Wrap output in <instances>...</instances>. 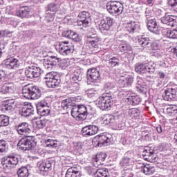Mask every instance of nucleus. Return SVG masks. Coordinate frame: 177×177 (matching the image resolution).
Returning a JSON list of instances; mask_svg holds the SVG:
<instances>
[{
    "label": "nucleus",
    "mask_w": 177,
    "mask_h": 177,
    "mask_svg": "<svg viewBox=\"0 0 177 177\" xmlns=\"http://www.w3.org/2000/svg\"><path fill=\"white\" fill-rule=\"evenodd\" d=\"M82 97L81 96L67 98L61 102V107L63 110L67 111L71 110V115L75 120H86L88 114H91V106H85V105H77L73 102H81Z\"/></svg>",
    "instance_id": "1"
},
{
    "label": "nucleus",
    "mask_w": 177,
    "mask_h": 177,
    "mask_svg": "<svg viewBox=\"0 0 177 177\" xmlns=\"http://www.w3.org/2000/svg\"><path fill=\"white\" fill-rule=\"evenodd\" d=\"M22 93L24 95V97L26 99H29L32 100H35L37 99H39L42 93L39 87L37 86H31L27 85L25 86L22 89Z\"/></svg>",
    "instance_id": "2"
},
{
    "label": "nucleus",
    "mask_w": 177,
    "mask_h": 177,
    "mask_svg": "<svg viewBox=\"0 0 177 177\" xmlns=\"http://www.w3.org/2000/svg\"><path fill=\"white\" fill-rule=\"evenodd\" d=\"M37 138L31 136H24L18 142L17 146L20 150L26 151L32 150L37 146Z\"/></svg>",
    "instance_id": "3"
},
{
    "label": "nucleus",
    "mask_w": 177,
    "mask_h": 177,
    "mask_svg": "<svg viewBox=\"0 0 177 177\" xmlns=\"http://www.w3.org/2000/svg\"><path fill=\"white\" fill-rule=\"evenodd\" d=\"M114 104V100L110 93L104 94L97 101V105L100 110H109Z\"/></svg>",
    "instance_id": "4"
},
{
    "label": "nucleus",
    "mask_w": 177,
    "mask_h": 177,
    "mask_svg": "<svg viewBox=\"0 0 177 177\" xmlns=\"http://www.w3.org/2000/svg\"><path fill=\"white\" fill-rule=\"evenodd\" d=\"M138 42L142 48H150L152 50H159L160 48H161L159 41L155 40L152 41L149 37L138 38Z\"/></svg>",
    "instance_id": "5"
},
{
    "label": "nucleus",
    "mask_w": 177,
    "mask_h": 177,
    "mask_svg": "<svg viewBox=\"0 0 177 177\" xmlns=\"http://www.w3.org/2000/svg\"><path fill=\"white\" fill-rule=\"evenodd\" d=\"M106 9L111 15H121L124 11V5L118 1H111L107 3Z\"/></svg>",
    "instance_id": "6"
},
{
    "label": "nucleus",
    "mask_w": 177,
    "mask_h": 177,
    "mask_svg": "<svg viewBox=\"0 0 177 177\" xmlns=\"http://www.w3.org/2000/svg\"><path fill=\"white\" fill-rule=\"evenodd\" d=\"M19 164V158L13 155H9L1 158V165L4 169H12L16 168V165Z\"/></svg>",
    "instance_id": "7"
},
{
    "label": "nucleus",
    "mask_w": 177,
    "mask_h": 177,
    "mask_svg": "<svg viewBox=\"0 0 177 177\" xmlns=\"http://www.w3.org/2000/svg\"><path fill=\"white\" fill-rule=\"evenodd\" d=\"M44 80H46L45 82L48 88H57L60 84V77L53 72L47 73L44 77Z\"/></svg>",
    "instance_id": "8"
},
{
    "label": "nucleus",
    "mask_w": 177,
    "mask_h": 177,
    "mask_svg": "<svg viewBox=\"0 0 177 177\" xmlns=\"http://www.w3.org/2000/svg\"><path fill=\"white\" fill-rule=\"evenodd\" d=\"M91 16H89V12L86 11H83L79 13L77 19V24L79 26L82 27H89L91 26Z\"/></svg>",
    "instance_id": "9"
},
{
    "label": "nucleus",
    "mask_w": 177,
    "mask_h": 177,
    "mask_svg": "<svg viewBox=\"0 0 177 177\" xmlns=\"http://www.w3.org/2000/svg\"><path fill=\"white\" fill-rule=\"evenodd\" d=\"M59 50L62 56H68L74 52V46L68 41H64L59 43Z\"/></svg>",
    "instance_id": "10"
},
{
    "label": "nucleus",
    "mask_w": 177,
    "mask_h": 177,
    "mask_svg": "<svg viewBox=\"0 0 177 177\" xmlns=\"http://www.w3.org/2000/svg\"><path fill=\"white\" fill-rule=\"evenodd\" d=\"M41 73H42V71L38 66H30L25 68V75L30 80L38 78L41 75Z\"/></svg>",
    "instance_id": "11"
},
{
    "label": "nucleus",
    "mask_w": 177,
    "mask_h": 177,
    "mask_svg": "<svg viewBox=\"0 0 177 177\" xmlns=\"http://www.w3.org/2000/svg\"><path fill=\"white\" fill-rule=\"evenodd\" d=\"M163 99L167 102H175V100H177V88L175 86L167 88L165 91Z\"/></svg>",
    "instance_id": "12"
},
{
    "label": "nucleus",
    "mask_w": 177,
    "mask_h": 177,
    "mask_svg": "<svg viewBox=\"0 0 177 177\" xmlns=\"http://www.w3.org/2000/svg\"><path fill=\"white\" fill-rule=\"evenodd\" d=\"M59 59L55 56L48 57L45 58L43 61L44 66L46 70L50 71L57 66Z\"/></svg>",
    "instance_id": "13"
},
{
    "label": "nucleus",
    "mask_w": 177,
    "mask_h": 177,
    "mask_svg": "<svg viewBox=\"0 0 177 177\" xmlns=\"http://www.w3.org/2000/svg\"><path fill=\"white\" fill-rule=\"evenodd\" d=\"M87 80L89 82L95 84L100 80V72L97 68H93L87 71Z\"/></svg>",
    "instance_id": "14"
},
{
    "label": "nucleus",
    "mask_w": 177,
    "mask_h": 177,
    "mask_svg": "<svg viewBox=\"0 0 177 177\" xmlns=\"http://www.w3.org/2000/svg\"><path fill=\"white\" fill-rule=\"evenodd\" d=\"M161 23L169 26V27H176L177 26V17L174 15H169L166 14L165 16L162 17Z\"/></svg>",
    "instance_id": "15"
},
{
    "label": "nucleus",
    "mask_w": 177,
    "mask_h": 177,
    "mask_svg": "<svg viewBox=\"0 0 177 177\" xmlns=\"http://www.w3.org/2000/svg\"><path fill=\"white\" fill-rule=\"evenodd\" d=\"M93 142L97 144V146L102 147L103 146H109L111 140L107 136H97L93 139Z\"/></svg>",
    "instance_id": "16"
},
{
    "label": "nucleus",
    "mask_w": 177,
    "mask_h": 177,
    "mask_svg": "<svg viewBox=\"0 0 177 177\" xmlns=\"http://www.w3.org/2000/svg\"><path fill=\"white\" fill-rule=\"evenodd\" d=\"M113 24H114V19L111 17H106L101 20L99 24V28L102 32L109 31Z\"/></svg>",
    "instance_id": "17"
},
{
    "label": "nucleus",
    "mask_w": 177,
    "mask_h": 177,
    "mask_svg": "<svg viewBox=\"0 0 177 177\" xmlns=\"http://www.w3.org/2000/svg\"><path fill=\"white\" fill-rule=\"evenodd\" d=\"M99 132V127L95 125H88L82 129L83 136H93Z\"/></svg>",
    "instance_id": "18"
},
{
    "label": "nucleus",
    "mask_w": 177,
    "mask_h": 177,
    "mask_svg": "<svg viewBox=\"0 0 177 177\" xmlns=\"http://www.w3.org/2000/svg\"><path fill=\"white\" fill-rule=\"evenodd\" d=\"M16 130L19 135H24V136L31 133V129H30V125L27 122L19 124L16 127Z\"/></svg>",
    "instance_id": "19"
},
{
    "label": "nucleus",
    "mask_w": 177,
    "mask_h": 177,
    "mask_svg": "<svg viewBox=\"0 0 177 177\" xmlns=\"http://www.w3.org/2000/svg\"><path fill=\"white\" fill-rule=\"evenodd\" d=\"M142 156L144 160H146L147 161L156 160V158H157V154L154 152V149L151 148L144 149Z\"/></svg>",
    "instance_id": "20"
},
{
    "label": "nucleus",
    "mask_w": 177,
    "mask_h": 177,
    "mask_svg": "<svg viewBox=\"0 0 177 177\" xmlns=\"http://www.w3.org/2000/svg\"><path fill=\"white\" fill-rule=\"evenodd\" d=\"M14 89H15V84L12 82H6L3 85H0V93L1 95L12 93Z\"/></svg>",
    "instance_id": "21"
},
{
    "label": "nucleus",
    "mask_w": 177,
    "mask_h": 177,
    "mask_svg": "<svg viewBox=\"0 0 177 177\" xmlns=\"http://www.w3.org/2000/svg\"><path fill=\"white\" fill-rule=\"evenodd\" d=\"M16 107V102L15 100H10L2 104L1 110L6 113H12Z\"/></svg>",
    "instance_id": "22"
},
{
    "label": "nucleus",
    "mask_w": 177,
    "mask_h": 177,
    "mask_svg": "<svg viewBox=\"0 0 177 177\" xmlns=\"http://www.w3.org/2000/svg\"><path fill=\"white\" fill-rule=\"evenodd\" d=\"M17 16L21 17L22 19L31 17V16H32V10L28 7H24L17 11Z\"/></svg>",
    "instance_id": "23"
},
{
    "label": "nucleus",
    "mask_w": 177,
    "mask_h": 177,
    "mask_svg": "<svg viewBox=\"0 0 177 177\" xmlns=\"http://www.w3.org/2000/svg\"><path fill=\"white\" fill-rule=\"evenodd\" d=\"M6 67L9 70H16V68H19V67H20L19 59L13 57L8 59L6 62Z\"/></svg>",
    "instance_id": "24"
},
{
    "label": "nucleus",
    "mask_w": 177,
    "mask_h": 177,
    "mask_svg": "<svg viewBox=\"0 0 177 177\" xmlns=\"http://www.w3.org/2000/svg\"><path fill=\"white\" fill-rule=\"evenodd\" d=\"M120 84L123 86V88H132V84H133V76H125L123 79L120 80Z\"/></svg>",
    "instance_id": "25"
},
{
    "label": "nucleus",
    "mask_w": 177,
    "mask_h": 177,
    "mask_svg": "<svg viewBox=\"0 0 177 177\" xmlns=\"http://www.w3.org/2000/svg\"><path fill=\"white\" fill-rule=\"evenodd\" d=\"M107 155L105 153H99L93 158V165L95 167H99V165H103L104 160H106Z\"/></svg>",
    "instance_id": "26"
},
{
    "label": "nucleus",
    "mask_w": 177,
    "mask_h": 177,
    "mask_svg": "<svg viewBox=\"0 0 177 177\" xmlns=\"http://www.w3.org/2000/svg\"><path fill=\"white\" fill-rule=\"evenodd\" d=\"M82 174L77 167H70L67 169L65 177H81Z\"/></svg>",
    "instance_id": "27"
},
{
    "label": "nucleus",
    "mask_w": 177,
    "mask_h": 177,
    "mask_svg": "<svg viewBox=\"0 0 177 177\" xmlns=\"http://www.w3.org/2000/svg\"><path fill=\"white\" fill-rule=\"evenodd\" d=\"M131 153L128 151L127 152L123 158L121 159L120 165L122 167H128L131 165V162H132L131 159Z\"/></svg>",
    "instance_id": "28"
},
{
    "label": "nucleus",
    "mask_w": 177,
    "mask_h": 177,
    "mask_svg": "<svg viewBox=\"0 0 177 177\" xmlns=\"http://www.w3.org/2000/svg\"><path fill=\"white\" fill-rule=\"evenodd\" d=\"M147 28L151 32L157 33L158 31V25L155 19H149L147 23Z\"/></svg>",
    "instance_id": "29"
},
{
    "label": "nucleus",
    "mask_w": 177,
    "mask_h": 177,
    "mask_svg": "<svg viewBox=\"0 0 177 177\" xmlns=\"http://www.w3.org/2000/svg\"><path fill=\"white\" fill-rule=\"evenodd\" d=\"M88 44L93 48H97L99 46V37L97 35L93 34L88 37Z\"/></svg>",
    "instance_id": "30"
},
{
    "label": "nucleus",
    "mask_w": 177,
    "mask_h": 177,
    "mask_svg": "<svg viewBox=\"0 0 177 177\" xmlns=\"http://www.w3.org/2000/svg\"><path fill=\"white\" fill-rule=\"evenodd\" d=\"M127 103L128 104H131V106H136L142 102V99H140L138 95L135 94H131L127 97Z\"/></svg>",
    "instance_id": "31"
},
{
    "label": "nucleus",
    "mask_w": 177,
    "mask_h": 177,
    "mask_svg": "<svg viewBox=\"0 0 177 177\" xmlns=\"http://www.w3.org/2000/svg\"><path fill=\"white\" fill-rule=\"evenodd\" d=\"M139 29V24H136V22L131 21L128 23L126 26V30L129 32V34H135L136 31Z\"/></svg>",
    "instance_id": "32"
},
{
    "label": "nucleus",
    "mask_w": 177,
    "mask_h": 177,
    "mask_svg": "<svg viewBox=\"0 0 177 177\" xmlns=\"http://www.w3.org/2000/svg\"><path fill=\"white\" fill-rule=\"evenodd\" d=\"M31 114H34V107L31 106V104L28 106L22 108L21 115L22 117H30Z\"/></svg>",
    "instance_id": "33"
},
{
    "label": "nucleus",
    "mask_w": 177,
    "mask_h": 177,
    "mask_svg": "<svg viewBox=\"0 0 177 177\" xmlns=\"http://www.w3.org/2000/svg\"><path fill=\"white\" fill-rule=\"evenodd\" d=\"M94 177H110V173H109V169L102 168L98 169L94 174Z\"/></svg>",
    "instance_id": "34"
},
{
    "label": "nucleus",
    "mask_w": 177,
    "mask_h": 177,
    "mask_svg": "<svg viewBox=\"0 0 177 177\" xmlns=\"http://www.w3.org/2000/svg\"><path fill=\"white\" fill-rule=\"evenodd\" d=\"M141 172H143L145 175H153L156 172V169H154V167L147 165L141 167Z\"/></svg>",
    "instance_id": "35"
},
{
    "label": "nucleus",
    "mask_w": 177,
    "mask_h": 177,
    "mask_svg": "<svg viewBox=\"0 0 177 177\" xmlns=\"http://www.w3.org/2000/svg\"><path fill=\"white\" fill-rule=\"evenodd\" d=\"M39 169L43 172H49L52 169V164L49 162H43L39 165Z\"/></svg>",
    "instance_id": "36"
},
{
    "label": "nucleus",
    "mask_w": 177,
    "mask_h": 177,
    "mask_svg": "<svg viewBox=\"0 0 177 177\" xmlns=\"http://www.w3.org/2000/svg\"><path fill=\"white\" fill-rule=\"evenodd\" d=\"M156 67H157V65L153 62H149L147 63V73H149V74H154V73L156 72Z\"/></svg>",
    "instance_id": "37"
},
{
    "label": "nucleus",
    "mask_w": 177,
    "mask_h": 177,
    "mask_svg": "<svg viewBox=\"0 0 177 177\" xmlns=\"http://www.w3.org/2000/svg\"><path fill=\"white\" fill-rule=\"evenodd\" d=\"M17 174L18 177H28V175H30L28 169L26 167H22L18 169Z\"/></svg>",
    "instance_id": "38"
},
{
    "label": "nucleus",
    "mask_w": 177,
    "mask_h": 177,
    "mask_svg": "<svg viewBox=\"0 0 177 177\" xmlns=\"http://www.w3.org/2000/svg\"><path fill=\"white\" fill-rule=\"evenodd\" d=\"M135 70L138 74H145V73H147L146 64H136Z\"/></svg>",
    "instance_id": "39"
},
{
    "label": "nucleus",
    "mask_w": 177,
    "mask_h": 177,
    "mask_svg": "<svg viewBox=\"0 0 177 177\" xmlns=\"http://www.w3.org/2000/svg\"><path fill=\"white\" fill-rule=\"evenodd\" d=\"M47 122L48 120L39 118L35 121V125H36L37 128L39 129H42V128H45Z\"/></svg>",
    "instance_id": "40"
},
{
    "label": "nucleus",
    "mask_w": 177,
    "mask_h": 177,
    "mask_svg": "<svg viewBox=\"0 0 177 177\" xmlns=\"http://www.w3.org/2000/svg\"><path fill=\"white\" fill-rule=\"evenodd\" d=\"M9 125V117L5 115H0V128Z\"/></svg>",
    "instance_id": "41"
},
{
    "label": "nucleus",
    "mask_w": 177,
    "mask_h": 177,
    "mask_svg": "<svg viewBox=\"0 0 177 177\" xmlns=\"http://www.w3.org/2000/svg\"><path fill=\"white\" fill-rule=\"evenodd\" d=\"M119 49L122 53H127V52H129L132 48L128 43L124 42L119 46Z\"/></svg>",
    "instance_id": "42"
},
{
    "label": "nucleus",
    "mask_w": 177,
    "mask_h": 177,
    "mask_svg": "<svg viewBox=\"0 0 177 177\" xmlns=\"http://www.w3.org/2000/svg\"><path fill=\"white\" fill-rule=\"evenodd\" d=\"M114 122H115V118H114V116L113 115H106L104 118V124L105 125H109L110 124H114Z\"/></svg>",
    "instance_id": "43"
},
{
    "label": "nucleus",
    "mask_w": 177,
    "mask_h": 177,
    "mask_svg": "<svg viewBox=\"0 0 177 177\" xmlns=\"http://www.w3.org/2000/svg\"><path fill=\"white\" fill-rule=\"evenodd\" d=\"M125 128V124L121 122H115V123H113L112 129L115 131H121V129H124Z\"/></svg>",
    "instance_id": "44"
},
{
    "label": "nucleus",
    "mask_w": 177,
    "mask_h": 177,
    "mask_svg": "<svg viewBox=\"0 0 177 177\" xmlns=\"http://www.w3.org/2000/svg\"><path fill=\"white\" fill-rule=\"evenodd\" d=\"M166 37L173 39H177V30H168L166 32Z\"/></svg>",
    "instance_id": "45"
},
{
    "label": "nucleus",
    "mask_w": 177,
    "mask_h": 177,
    "mask_svg": "<svg viewBox=\"0 0 177 177\" xmlns=\"http://www.w3.org/2000/svg\"><path fill=\"white\" fill-rule=\"evenodd\" d=\"M71 80H72V81H73L74 82L77 84L78 82H80V81H81V80H82L81 73H80L77 71H75L73 73V74L72 75Z\"/></svg>",
    "instance_id": "46"
},
{
    "label": "nucleus",
    "mask_w": 177,
    "mask_h": 177,
    "mask_svg": "<svg viewBox=\"0 0 177 177\" xmlns=\"http://www.w3.org/2000/svg\"><path fill=\"white\" fill-rule=\"evenodd\" d=\"M6 150H8V144L6 141L4 140H0V155L2 154V153H6Z\"/></svg>",
    "instance_id": "47"
},
{
    "label": "nucleus",
    "mask_w": 177,
    "mask_h": 177,
    "mask_svg": "<svg viewBox=\"0 0 177 177\" xmlns=\"http://www.w3.org/2000/svg\"><path fill=\"white\" fill-rule=\"evenodd\" d=\"M37 113L41 117H45L50 114V109H49V108H43L37 110Z\"/></svg>",
    "instance_id": "48"
},
{
    "label": "nucleus",
    "mask_w": 177,
    "mask_h": 177,
    "mask_svg": "<svg viewBox=\"0 0 177 177\" xmlns=\"http://www.w3.org/2000/svg\"><path fill=\"white\" fill-rule=\"evenodd\" d=\"M120 64V59L118 58L113 57L109 60V66L111 67H115V66H118Z\"/></svg>",
    "instance_id": "49"
},
{
    "label": "nucleus",
    "mask_w": 177,
    "mask_h": 177,
    "mask_svg": "<svg viewBox=\"0 0 177 177\" xmlns=\"http://www.w3.org/2000/svg\"><path fill=\"white\" fill-rule=\"evenodd\" d=\"M46 11L47 12H57V5H56L55 3H52L48 4L46 7Z\"/></svg>",
    "instance_id": "50"
},
{
    "label": "nucleus",
    "mask_w": 177,
    "mask_h": 177,
    "mask_svg": "<svg viewBox=\"0 0 177 177\" xmlns=\"http://www.w3.org/2000/svg\"><path fill=\"white\" fill-rule=\"evenodd\" d=\"M42 109H49L48 102L44 100L38 102L37 106V110H41Z\"/></svg>",
    "instance_id": "51"
},
{
    "label": "nucleus",
    "mask_w": 177,
    "mask_h": 177,
    "mask_svg": "<svg viewBox=\"0 0 177 177\" xmlns=\"http://www.w3.org/2000/svg\"><path fill=\"white\" fill-rule=\"evenodd\" d=\"M166 113H168L169 115H175V114H177V109L176 106H169L167 108Z\"/></svg>",
    "instance_id": "52"
},
{
    "label": "nucleus",
    "mask_w": 177,
    "mask_h": 177,
    "mask_svg": "<svg viewBox=\"0 0 177 177\" xmlns=\"http://www.w3.org/2000/svg\"><path fill=\"white\" fill-rule=\"evenodd\" d=\"M138 82L136 86V88L140 93H143L145 91V87H143V85H142V82H140V78L138 79Z\"/></svg>",
    "instance_id": "53"
},
{
    "label": "nucleus",
    "mask_w": 177,
    "mask_h": 177,
    "mask_svg": "<svg viewBox=\"0 0 177 177\" xmlns=\"http://www.w3.org/2000/svg\"><path fill=\"white\" fill-rule=\"evenodd\" d=\"M6 37H12V32L8 30H0V38H5Z\"/></svg>",
    "instance_id": "54"
},
{
    "label": "nucleus",
    "mask_w": 177,
    "mask_h": 177,
    "mask_svg": "<svg viewBox=\"0 0 177 177\" xmlns=\"http://www.w3.org/2000/svg\"><path fill=\"white\" fill-rule=\"evenodd\" d=\"M168 3L175 12H177V0H169Z\"/></svg>",
    "instance_id": "55"
},
{
    "label": "nucleus",
    "mask_w": 177,
    "mask_h": 177,
    "mask_svg": "<svg viewBox=\"0 0 177 177\" xmlns=\"http://www.w3.org/2000/svg\"><path fill=\"white\" fill-rule=\"evenodd\" d=\"M47 147H57V142L53 140H48Z\"/></svg>",
    "instance_id": "56"
},
{
    "label": "nucleus",
    "mask_w": 177,
    "mask_h": 177,
    "mask_svg": "<svg viewBox=\"0 0 177 177\" xmlns=\"http://www.w3.org/2000/svg\"><path fill=\"white\" fill-rule=\"evenodd\" d=\"M46 19L48 21H53L55 16L49 11H46Z\"/></svg>",
    "instance_id": "57"
},
{
    "label": "nucleus",
    "mask_w": 177,
    "mask_h": 177,
    "mask_svg": "<svg viewBox=\"0 0 177 177\" xmlns=\"http://www.w3.org/2000/svg\"><path fill=\"white\" fill-rule=\"evenodd\" d=\"M73 32L74 31L71 30H65L62 33L63 37H65V38H68V39H70L71 38V35H73Z\"/></svg>",
    "instance_id": "58"
},
{
    "label": "nucleus",
    "mask_w": 177,
    "mask_h": 177,
    "mask_svg": "<svg viewBox=\"0 0 177 177\" xmlns=\"http://www.w3.org/2000/svg\"><path fill=\"white\" fill-rule=\"evenodd\" d=\"M70 39H72L73 41H75V42H80V41L81 40V39L80 38V36L75 32H73Z\"/></svg>",
    "instance_id": "59"
},
{
    "label": "nucleus",
    "mask_w": 177,
    "mask_h": 177,
    "mask_svg": "<svg viewBox=\"0 0 177 177\" xmlns=\"http://www.w3.org/2000/svg\"><path fill=\"white\" fill-rule=\"evenodd\" d=\"M129 114L132 117H139L140 112H139V110L136 109H133L129 111Z\"/></svg>",
    "instance_id": "60"
},
{
    "label": "nucleus",
    "mask_w": 177,
    "mask_h": 177,
    "mask_svg": "<svg viewBox=\"0 0 177 177\" xmlns=\"http://www.w3.org/2000/svg\"><path fill=\"white\" fill-rule=\"evenodd\" d=\"M114 88V84L108 82L104 84V89H106V91H111V89H113Z\"/></svg>",
    "instance_id": "61"
},
{
    "label": "nucleus",
    "mask_w": 177,
    "mask_h": 177,
    "mask_svg": "<svg viewBox=\"0 0 177 177\" xmlns=\"http://www.w3.org/2000/svg\"><path fill=\"white\" fill-rule=\"evenodd\" d=\"M23 35L25 38H31V37H32V32L26 30L24 32Z\"/></svg>",
    "instance_id": "62"
},
{
    "label": "nucleus",
    "mask_w": 177,
    "mask_h": 177,
    "mask_svg": "<svg viewBox=\"0 0 177 177\" xmlns=\"http://www.w3.org/2000/svg\"><path fill=\"white\" fill-rule=\"evenodd\" d=\"M124 174H126V176L132 177V169H124Z\"/></svg>",
    "instance_id": "63"
},
{
    "label": "nucleus",
    "mask_w": 177,
    "mask_h": 177,
    "mask_svg": "<svg viewBox=\"0 0 177 177\" xmlns=\"http://www.w3.org/2000/svg\"><path fill=\"white\" fill-rule=\"evenodd\" d=\"M156 128L158 133H162V127L160 124H157Z\"/></svg>",
    "instance_id": "64"
}]
</instances>
